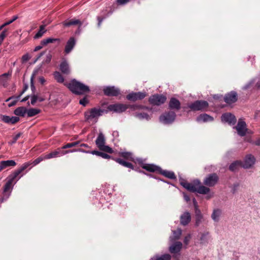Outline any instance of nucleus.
Returning a JSON list of instances; mask_svg holds the SVG:
<instances>
[{
  "mask_svg": "<svg viewBox=\"0 0 260 260\" xmlns=\"http://www.w3.org/2000/svg\"><path fill=\"white\" fill-rule=\"evenodd\" d=\"M180 184L188 190L195 192H197L200 194H207L210 191V189L201 184L200 181L196 180L191 183H189L184 179L180 180Z\"/></svg>",
  "mask_w": 260,
  "mask_h": 260,
  "instance_id": "1",
  "label": "nucleus"
},
{
  "mask_svg": "<svg viewBox=\"0 0 260 260\" xmlns=\"http://www.w3.org/2000/svg\"><path fill=\"white\" fill-rule=\"evenodd\" d=\"M64 84L76 94H83L89 91L88 86L75 80H73L69 83H64Z\"/></svg>",
  "mask_w": 260,
  "mask_h": 260,
  "instance_id": "2",
  "label": "nucleus"
},
{
  "mask_svg": "<svg viewBox=\"0 0 260 260\" xmlns=\"http://www.w3.org/2000/svg\"><path fill=\"white\" fill-rule=\"evenodd\" d=\"M95 144L99 149L103 151L112 153L113 152V149L108 146L105 145V138L102 133H100L96 141Z\"/></svg>",
  "mask_w": 260,
  "mask_h": 260,
  "instance_id": "3",
  "label": "nucleus"
},
{
  "mask_svg": "<svg viewBox=\"0 0 260 260\" xmlns=\"http://www.w3.org/2000/svg\"><path fill=\"white\" fill-rule=\"evenodd\" d=\"M102 110L100 109L92 108L84 113L85 119L87 121L96 119L102 115Z\"/></svg>",
  "mask_w": 260,
  "mask_h": 260,
  "instance_id": "4",
  "label": "nucleus"
},
{
  "mask_svg": "<svg viewBox=\"0 0 260 260\" xmlns=\"http://www.w3.org/2000/svg\"><path fill=\"white\" fill-rule=\"evenodd\" d=\"M208 102L205 101H197L190 104L188 107L193 111H204L208 108Z\"/></svg>",
  "mask_w": 260,
  "mask_h": 260,
  "instance_id": "5",
  "label": "nucleus"
},
{
  "mask_svg": "<svg viewBox=\"0 0 260 260\" xmlns=\"http://www.w3.org/2000/svg\"><path fill=\"white\" fill-rule=\"evenodd\" d=\"M167 100V97L162 94H154L150 97L149 102L153 105L159 106L164 104Z\"/></svg>",
  "mask_w": 260,
  "mask_h": 260,
  "instance_id": "6",
  "label": "nucleus"
},
{
  "mask_svg": "<svg viewBox=\"0 0 260 260\" xmlns=\"http://www.w3.org/2000/svg\"><path fill=\"white\" fill-rule=\"evenodd\" d=\"M175 117L176 114L174 112H169L161 115L159 120L164 124H169L174 121Z\"/></svg>",
  "mask_w": 260,
  "mask_h": 260,
  "instance_id": "7",
  "label": "nucleus"
},
{
  "mask_svg": "<svg viewBox=\"0 0 260 260\" xmlns=\"http://www.w3.org/2000/svg\"><path fill=\"white\" fill-rule=\"evenodd\" d=\"M218 176L215 173L208 175L204 179V183L208 186H213L217 184L218 181Z\"/></svg>",
  "mask_w": 260,
  "mask_h": 260,
  "instance_id": "8",
  "label": "nucleus"
},
{
  "mask_svg": "<svg viewBox=\"0 0 260 260\" xmlns=\"http://www.w3.org/2000/svg\"><path fill=\"white\" fill-rule=\"evenodd\" d=\"M127 109V106L126 105L122 104H115L110 105L108 107V109L109 111H113L117 113H121L125 111Z\"/></svg>",
  "mask_w": 260,
  "mask_h": 260,
  "instance_id": "9",
  "label": "nucleus"
},
{
  "mask_svg": "<svg viewBox=\"0 0 260 260\" xmlns=\"http://www.w3.org/2000/svg\"><path fill=\"white\" fill-rule=\"evenodd\" d=\"M146 96L145 92H132L126 96L127 100L132 101L142 100Z\"/></svg>",
  "mask_w": 260,
  "mask_h": 260,
  "instance_id": "10",
  "label": "nucleus"
},
{
  "mask_svg": "<svg viewBox=\"0 0 260 260\" xmlns=\"http://www.w3.org/2000/svg\"><path fill=\"white\" fill-rule=\"evenodd\" d=\"M238 100L237 93L235 91H231L226 94L224 98V102L228 104L235 103Z\"/></svg>",
  "mask_w": 260,
  "mask_h": 260,
  "instance_id": "11",
  "label": "nucleus"
},
{
  "mask_svg": "<svg viewBox=\"0 0 260 260\" xmlns=\"http://www.w3.org/2000/svg\"><path fill=\"white\" fill-rule=\"evenodd\" d=\"M236 128L238 134L241 136H245L247 130L246 123L241 120L238 121Z\"/></svg>",
  "mask_w": 260,
  "mask_h": 260,
  "instance_id": "12",
  "label": "nucleus"
},
{
  "mask_svg": "<svg viewBox=\"0 0 260 260\" xmlns=\"http://www.w3.org/2000/svg\"><path fill=\"white\" fill-rule=\"evenodd\" d=\"M221 119L222 122H227L230 124H234L236 122V118L235 116L229 113L222 114L221 117Z\"/></svg>",
  "mask_w": 260,
  "mask_h": 260,
  "instance_id": "13",
  "label": "nucleus"
},
{
  "mask_svg": "<svg viewBox=\"0 0 260 260\" xmlns=\"http://www.w3.org/2000/svg\"><path fill=\"white\" fill-rule=\"evenodd\" d=\"M254 162L255 158L254 156L251 154L247 155L244 162L243 163L242 162V167L245 169L250 168L254 165Z\"/></svg>",
  "mask_w": 260,
  "mask_h": 260,
  "instance_id": "14",
  "label": "nucleus"
},
{
  "mask_svg": "<svg viewBox=\"0 0 260 260\" xmlns=\"http://www.w3.org/2000/svg\"><path fill=\"white\" fill-rule=\"evenodd\" d=\"M104 94L108 96H117L120 93L118 88L114 86H108L104 89Z\"/></svg>",
  "mask_w": 260,
  "mask_h": 260,
  "instance_id": "15",
  "label": "nucleus"
},
{
  "mask_svg": "<svg viewBox=\"0 0 260 260\" xmlns=\"http://www.w3.org/2000/svg\"><path fill=\"white\" fill-rule=\"evenodd\" d=\"M12 75V72H8V73H4L0 76V85L3 86H6L8 82L10 80Z\"/></svg>",
  "mask_w": 260,
  "mask_h": 260,
  "instance_id": "16",
  "label": "nucleus"
},
{
  "mask_svg": "<svg viewBox=\"0 0 260 260\" xmlns=\"http://www.w3.org/2000/svg\"><path fill=\"white\" fill-rule=\"evenodd\" d=\"M76 44V40L74 37H71L67 42L64 48V52L66 54L69 53L74 48Z\"/></svg>",
  "mask_w": 260,
  "mask_h": 260,
  "instance_id": "17",
  "label": "nucleus"
},
{
  "mask_svg": "<svg viewBox=\"0 0 260 260\" xmlns=\"http://www.w3.org/2000/svg\"><path fill=\"white\" fill-rule=\"evenodd\" d=\"M16 165V162L14 160L2 161L0 162V172L6 168L11 167H15Z\"/></svg>",
  "mask_w": 260,
  "mask_h": 260,
  "instance_id": "18",
  "label": "nucleus"
},
{
  "mask_svg": "<svg viewBox=\"0 0 260 260\" xmlns=\"http://www.w3.org/2000/svg\"><path fill=\"white\" fill-rule=\"evenodd\" d=\"M191 220L190 214L188 212H185L180 216V223L183 225H186Z\"/></svg>",
  "mask_w": 260,
  "mask_h": 260,
  "instance_id": "19",
  "label": "nucleus"
},
{
  "mask_svg": "<svg viewBox=\"0 0 260 260\" xmlns=\"http://www.w3.org/2000/svg\"><path fill=\"white\" fill-rule=\"evenodd\" d=\"M182 247V244L181 242H176L170 246L169 251L172 253H176L180 251Z\"/></svg>",
  "mask_w": 260,
  "mask_h": 260,
  "instance_id": "20",
  "label": "nucleus"
},
{
  "mask_svg": "<svg viewBox=\"0 0 260 260\" xmlns=\"http://www.w3.org/2000/svg\"><path fill=\"white\" fill-rule=\"evenodd\" d=\"M180 105L181 104L179 100L174 98H171L169 103V106L171 109L179 110L180 109Z\"/></svg>",
  "mask_w": 260,
  "mask_h": 260,
  "instance_id": "21",
  "label": "nucleus"
},
{
  "mask_svg": "<svg viewBox=\"0 0 260 260\" xmlns=\"http://www.w3.org/2000/svg\"><path fill=\"white\" fill-rule=\"evenodd\" d=\"M142 167L143 169L150 172H158L160 170L159 167L153 164H143L142 165Z\"/></svg>",
  "mask_w": 260,
  "mask_h": 260,
  "instance_id": "22",
  "label": "nucleus"
},
{
  "mask_svg": "<svg viewBox=\"0 0 260 260\" xmlns=\"http://www.w3.org/2000/svg\"><path fill=\"white\" fill-rule=\"evenodd\" d=\"M0 120L3 121L7 123L14 124L16 122V117H10L6 115H0Z\"/></svg>",
  "mask_w": 260,
  "mask_h": 260,
  "instance_id": "23",
  "label": "nucleus"
},
{
  "mask_svg": "<svg viewBox=\"0 0 260 260\" xmlns=\"http://www.w3.org/2000/svg\"><path fill=\"white\" fill-rule=\"evenodd\" d=\"M81 152L87 153H91L93 155L100 156L105 159H110L111 158V156L110 155H109L106 153H103V152H102L100 151H98L94 150V151H92L90 152V151H86L82 150Z\"/></svg>",
  "mask_w": 260,
  "mask_h": 260,
  "instance_id": "24",
  "label": "nucleus"
},
{
  "mask_svg": "<svg viewBox=\"0 0 260 260\" xmlns=\"http://www.w3.org/2000/svg\"><path fill=\"white\" fill-rule=\"evenodd\" d=\"M197 120L199 122H205L213 120V118L207 114H202L199 115Z\"/></svg>",
  "mask_w": 260,
  "mask_h": 260,
  "instance_id": "25",
  "label": "nucleus"
},
{
  "mask_svg": "<svg viewBox=\"0 0 260 260\" xmlns=\"http://www.w3.org/2000/svg\"><path fill=\"white\" fill-rule=\"evenodd\" d=\"M60 41V39L59 38H48L42 40L41 44L45 46L47 45L48 44L54 43H57L58 44H59Z\"/></svg>",
  "mask_w": 260,
  "mask_h": 260,
  "instance_id": "26",
  "label": "nucleus"
},
{
  "mask_svg": "<svg viewBox=\"0 0 260 260\" xmlns=\"http://www.w3.org/2000/svg\"><path fill=\"white\" fill-rule=\"evenodd\" d=\"M16 179V171H14L11 174L8 176L7 178V182L6 183L9 184L12 186H14L15 184L16 181L15 180Z\"/></svg>",
  "mask_w": 260,
  "mask_h": 260,
  "instance_id": "27",
  "label": "nucleus"
},
{
  "mask_svg": "<svg viewBox=\"0 0 260 260\" xmlns=\"http://www.w3.org/2000/svg\"><path fill=\"white\" fill-rule=\"evenodd\" d=\"M62 24L64 26L69 27L73 25H79V27L81 26V22L78 19H72L69 21H65L62 22Z\"/></svg>",
  "mask_w": 260,
  "mask_h": 260,
  "instance_id": "28",
  "label": "nucleus"
},
{
  "mask_svg": "<svg viewBox=\"0 0 260 260\" xmlns=\"http://www.w3.org/2000/svg\"><path fill=\"white\" fill-rule=\"evenodd\" d=\"M60 70L64 74H69L70 72L69 64L66 61H62L60 64Z\"/></svg>",
  "mask_w": 260,
  "mask_h": 260,
  "instance_id": "29",
  "label": "nucleus"
},
{
  "mask_svg": "<svg viewBox=\"0 0 260 260\" xmlns=\"http://www.w3.org/2000/svg\"><path fill=\"white\" fill-rule=\"evenodd\" d=\"M113 159L124 167L131 168L132 169H134L133 165L130 162H126L121 158H113Z\"/></svg>",
  "mask_w": 260,
  "mask_h": 260,
  "instance_id": "30",
  "label": "nucleus"
},
{
  "mask_svg": "<svg viewBox=\"0 0 260 260\" xmlns=\"http://www.w3.org/2000/svg\"><path fill=\"white\" fill-rule=\"evenodd\" d=\"M46 32V30L45 29V26L44 25H41L39 31L35 35L34 37V39H37L41 38Z\"/></svg>",
  "mask_w": 260,
  "mask_h": 260,
  "instance_id": "31",
  "label": "nucleus"
},
{
  "mask_svg": "<svg viewBox=\"0 0 260 260\" xmlns=\"http://www.w3.org/2000/svg\"><path fill=\"white\" fill-rule=\"evenodd\" d=\"M182 234V231L180 229H177L176 231H173V235L170 237V240L171 242H173L175 240L179 239Z\"/></svg>",
  "mask_w": 260,
  "mask_h": 260,
  "instance_id": "32",
  "label": "nucleus"
},
{
  "mask_svg": "<svg viewBox=\"0 0 260 260\" xmlns=\"http://www.w3.org/2000/svg\"><path fill=\"white\" fill-rule=\"evenodd\" d=\"M159 171L162 175L169 179H174L176 178V176L173 172L166 170H160Z\"/></svg>",
  "mask_w": 260,
  "mask_h": 260,
  "instance_id": "33",
  "label": "nucleus"
},
{
  "mask_svg": "<svg viewBox=\"0 0 260 260\" xmlns=\"http://www.w3.org/2000/svg\"><path fill=\"white\" fill-rule=\"evenodd\" d=\"M242 167V162L240 161H236L233 162L229 167V169L231 171H236L240 167Z\"/></svg>",
  "mask_w": 260,
  "mask_h": 260,
  "instance_id": "34",
  "label": "nucleus"
},
{
  "mask_svg": "<svg viewBox=\"0 0 260 260\" xmlns=\"http://www.w3.org/2000/svg\"><path fill=\"white\" fill-rule=\"evenodd\" d=\"M41 110L36 108H31L27 109V117H32L39 113H40Z\"/></svg>",
  "mask_w": 260,
  "mask_h": 260,
  "instance_id": "35",
  "label": "nucleus"
},
{
  "mask_svg": "<svg viewBox=\"0 0 260 260\" xmlns=\"http://www.w3.org/2000/svg\"><path fill=\"white\" fill-rule=\"evenodd\" d=\"M63 149H62V147L57 149V152H58V157L64 155H65L67 153H70V152L82 151L81 149L72 150H63Z\"/></svg>",
  "mask_w": 260,
  "mask_h": 260,
  "instance_id": "36",
  "label": "nucleus"
},
{
  "mask_svg": "<svg viewBox=\"0 0 260 260\" xmlns=\"http://www.w3.org/2000/svg\"><path fill=\"white\" fill-rule=\"evenodd\" d=\"M13 188V186L6 183L4 187L3 193L4 196L8 197L10 195Z\"/></svg>",
  "mask_w": 260,
  "mask_h": 260,
  "instance_id": "37",
  "label": "nucleus"
},
{
  "mask_svg": "<svg viewBox=\"0 0 260 260\" xmlns=\"http://www.w3.org/2000/svg\"><path fill=\"white\" fill-rule=\"evenodd\" d=\"M6 105L9 107L14 106L16 104V98L15 97H11L6 100Z\"/></svg>",
  "mask_w": 260,
  "mask_h": 260,
  "instance_id": "38",
  "label": "nucleus"
},
{
  "mask_svg": "<svg viewBox=\"0 0 260 260\" xmlns=\"http://www.w3.org/2000/svg\"><path fill=\"white\" fill-rule=\"evenodd\" d=\"M135 116V117H136L137 118L140 120H149L150 118V116L147 113H136Z\"/></svg>",
  "mask_w": 260,
  "mask_h": 260,
  "instance_id": "39",
  "label": "nucleus"
},
{
  "mask_svg": "<svg viewBox=\"0 0 260 260\" xmlns=\"http://www.w3.org/2000/svg\"><path fill=\"white\" fill-rule=\"evenodd\" d=\"M119 155L127 160H133L132 154L128 152H121L119 153Z\"/></svg>",
  "mask_w": 260,
  "mask_h": 260,
  "instance_id": "40",
  "label": "nucleus"
},
{
  "mask_svg": "<svg viewBox=\"0 0 260 260\" xmlns=\"http://www.w3.org/2000/svg\"><path fill=\"white\" fill-rule=\"evenodd\" d=\"M54 77L55 80L59 83H63L64 78L61 74L58 72H55L54 73Z\"/></svg>",
  "mask_w": 260,
  "mask_h": 260,
  "instance_id": "41",
  "label": "nucleus"
},
{
  "mask_svg": "<svg viewBox=\"0 0 260 260\" xmlns=\"http://www.w3.org/2000/svg\"><path fill=\"white\" fill-rule=\"evenodd\" d=\"M27 109L24 107H19L17 108V115H21L22 116H25L27 115Z\"/></svg>",
  "mask_w": 260,
  "mask_h": 260,
  "instance_id": "42",
  "label": "nucleus"
},
{
  "mask_svg": "<svg viewBox=\"0 0 260 260\" xmlns=\"http://www.w3.org/2000/svg\"><path fill=\"white\" fill-rule=\"evenodd\" d=\"M46 158L47 159H50L52 158H54L56 157H58V152H57V150L52 151L47 154H45Z\"/></svg>",
  "mask_w": 260,
  "mask_h": 260,
  "instance_id": "43",
  "label": "nucleus"
},
{
  "mask_svg": "<svg viewBox=\"0 0 260 260\" xmlns=\"http://www.w3.org/2000/svg\"><path fill=\"white\" fill-rule=\"evenodd\" d=\"M171 256L169 254H165L161 256H157L155 258V260H170Z\"/></svg>",
  "mask_w": 260,
  "mask_h": 260,
  "instance_id": "44",
  "label": "nucleus"
},
{
  "mask_svg": "<svg viewBox=\"0 0 260 260\" xmlns=\"http://www.w3.org/2000/svg\"><path fill=\"white\" fill-rule=\"evenodd\" d=\"M220 214V211L219 210H214V211L212 214V219L215 221L218 220V217H219Z\"/></svg>",
  "mask_w": 260,
  "mask_h": 260,
  "instance_id": "45",
  "label": "nucleus"
},
{
  "mask_svg": "<svg viewBox=\"0 0 260 260\" xmlns=\"http://www.w3.org/2000/svg\"><path fill=\"white\" fill-rule=\"evenodd\" d=\"M79 144V141L68 143L66 145H64V146H63L62 147V149H67V148H71L73 147H75V146L78 145Z\"/></svg>",
  "mask_w": 260,
  "mask_h": 260,
  "instance_id": "46",
  "label": "nucleus"
},
{
  "mask_svg": "<svg viewBox=\"0 0 260 260\" xmlns=\"http://www.w3.org/2000/svg\"><path fill=\"white\" fill-rule=\"evenodd\" d=\"M45 159H47V158H46V155H42V156L39 157L38 158H37V159H36L32 162V164L34 166H36L37 164H38L39 163H40L41 161H42V160H45Z\"/></svg>",
  "mask_w": 260,
  "mask_h": 260,
  "instance_id": "47",
  "label": "nucleus"
},
{
  "mask_svg": "<svg viewBox=\"0 0 260 260\" xmlns=\"http://www.w3.org/2000/svg\"><path fill=\"white\" fill-rule=\"evenodd\" d=\"M7 29H5L0 34V45L3 43L5 38L7 36Z\"/></svg>",
  "mask_w": 260,
  "mask_h": 260,
  "instance_id": "48",
  "label": "nucleus"
},
{
  "mask_svg": "<svg viewBox=\"0 0 260 260\" xmlns=\"http://www.w3.org/2000/svg\"><path fill=\"white\" fill-rule=\"evenodd\" d=\"M193 202L194 204V205L195 206V212H196V216H199L200 218L201 217V216H202L200 210L197 207V203L195 199H193Z\"/></svg>",
  "mask_w": 260,
  "mask_h": 260,
  "instance_id": "49",
  "label": "nucleus"
},
{
  "mask_svg": "<svg viewBox=\"0 0 260 260\" xmlns=\"http://www.w3.org/2000/svg\"><path fill=\"white\" fill-rule=\"evenodd\" d=\"M29 166V164L28 163H25L23 165L22 167H20V168L17 170V176L22 173L25 169H26L28 166Z\"/></svg>",
  "mask_w": 260,
  "mask_h": 260,
  "instance_id": "50",
  "label": "nucleus"
},
{
  "mask_svg": "<svg viewBox=\"0 0 260 260\" xmlns=\"http://www.w3.org/2000/svg\"><path fill=\"white\" fill-rule=\"evenodd\" d=\"M52 59V55L50 53L46 55L45 59L44 60L43 63H49Z\"/></svg>",
  "mask_w": 260,
  "mask_h": 260,
  "instance_id": "51",
  "label": "nucleus"
},
{
  "mask_svg": "<svg viewBox=\"0 0 260 260\" xmlns=\"http://www.w3.org/2000/svg\"><path fill=\"white\" fill-rule=\"evenodd\" d=\"M30 58V55L28 53H26L22 56L21 59H22V62H26L28 60H29V59Z\"/></svg>",
  "mask_w": 260,
  "mask_h": 260,
  "instance_id": "52",
  "label": "nucleus"
},
{
  "mask_svg": "<svg viewBox=\"0 0 260 260\" xmlns=\"http://www.w3.org/2000/svg\"><path fill=\"white\" fill-rule=\"evenodd\" d=\"M15 20H16V16L15 15V16H13L12 18L9 20V21H8L6 22H5L4 24H3V25H4V27L9 24H10L11 23H12L13 22H14Z\"/></svg>",
  "mask_w": 260,
  "mask_h": 260,
  "instance_id": "53",
  "label": "nucleus"
},
{
  "mask_svg": "<svg viewBox=\"0 0 260 260\" xmlns=\"http://www.w3.org/2000/svg\"><path fill=\"white\" fill-rule=\"evenodd\" d=\"M38 101V95L35 94L31 96V104L34 105Z\"/></svg>",
  "mask_w": 260,
  "mask_h": 260,
  "instance_id": "54",
  "label": "nucleus"
},
{
  "mask_svg": "<svg viewBox=\"0 0 260 260\" xmlns=\"http://www.w3.org/2000/svg\"><path fill=\"white\" fill-rule=\"evenodd\" d=\"M131 0H116V3L118 5H124L128 3Z\"/></svg>",
  "mask_w": 260,
  "mask_h": 260,
  "instance_id": "55",
  "label": "nucleus"
},
{
  "mask_svg": "<svg viewBox=\"0 0 260 260\" xmlns=\"http://www.w3.org/2000/svg\"><path fill=\"white\" fill-rule=\"evenodd\" d=\"M80 104L85 106L86 104L88 103V101L86 98H84L80 100L79 101Z\"/></svg>",
  "mask_w": 260,
  "mask_h": 260,
  "instance_id": "56",
  "label": "nucleus"
},
{
  "mask_svg": "<svg viewBox=\"0 0 260 260\" xmlns=\"http://www.w3.org/2000/svg\"><path fill=\"white\" fill-rule=\"evenodd\" d=\"M190 238H191V237H190V235H189L185 237L184 240V243L186 245H187L188 244V242L190 239Z\"/></svg>",
  "mask_w": 260,
  "mask_h": 260,
  "instance_id": "57",
  "label": "nucleus"
},
{
  "mask_svg": "<svg viewBox=\"0 0 260 260\" xmlns=\"http://www.w3.org/2000/svg\"><path fill=\"white\" fill-rule=\"evenodd\" d=\"M45 46V45H42V44L40 43V45L37 46H36V47L35 48V49H34V51L36 52V51H38L40 50V49H41L43 48V46Z\"/></svg>",
  "mask_w": 260,
  "mask_h": 260,
  "instance_id": "58",
  "label": "nucleus"
},
{
  "mask_svg": "<svg viewBox=\"0 0 260 260\" xmlns=\"http://www.w3.org/2000/svg\"><path fill=\"white\" fill-rule=\"evenodd\" d=\"M35 75V73H34L32 75L31 77V89H32V91H34L35 90V89L34 85V84L32 83V79H33V78H34Z\"/></svg>",
  "mask_w": 260,
  "mask_h": 260,
  "instance_id": "59",
  "label": "nucleus"
},
{
  "mask_svg": "<svg viewBox=\"0 0 260 260\" xmlns=\"http://www.w3.org/2000/svg\"><path fill=\"white\" fill-rule=\"evenodd\" d=\"M202 218V216H201V217L200 218L199 216H196V225H198L199 223L201 221V219Z\"/></svg>",
  "mask_w": 260,
  "mask_h": 260,
  "instance_id": "60",
  "label": "nucleus"
},
{
  "mask_svg": "<svg viewBox=\"0 0 260 260\" xmlns=\"http://www.w3.org/2000/svg\"><path fill=\"white\" fill-rule=\"evenodd\" d=\"M28 96H26L24 98H23V99L20 100V95L17 96V101H20L21 102H25V101H27L28 100Z\"/></svg>",
  "mask_w": 260,
  "mask_h": 260,
  "instance_id": "61",
  "label": "nucleus"
},
{
  "mask_svg": "<svg viewBox=\"0 0 260 260\" xmlns=\"http://www.w3.org/2000/svg\"><path fill=\"white\" fill-rule=\"evenodd\" d=\"M103 18H101L100 17H98V26H100L101 25V23L103 21Z\"/></svg>",
  "mask_w": 260,
  "mask_h": 260,
  "instance_id": "62",
  "label": "nucleus"
},
{
  "mask_svg": "<svg viewBox=\"0 0 260 260\" xmlns=\"http://www.w3.org/2000/svg\"><path fill=\"white\" fill-rule=\"evenodd\" d=\"M39 81L42 84L45 82V80L43 77H40Z\"/></svg>",
  "mask_w": 260,
  "mask_h": 260,
  "instance_id": "63",
  "label": "nucleus"
},
{
  "mask_svg": "<svg viewBox=\"0 0 260 260\" xmlns=\"http://www.w3.org/2000/svg\"><path fill=\"white\" fill-rule=\"evenodd\" d=\"M255 144L256 145L260 146V137L255 141Z\"/></svg>",
  "mask_w": 260,
  "mask_h": 260,
  "instance_id": "64",
  "label": "nucleus"
}]
</instances>
